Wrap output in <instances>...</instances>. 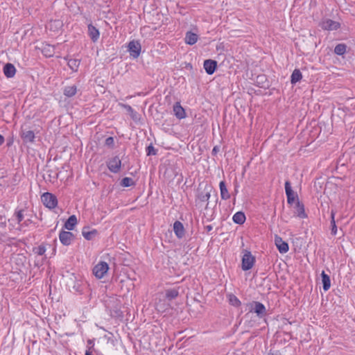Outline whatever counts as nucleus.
Returning <instances> with one entry per match:
<instances>
[{
    "label": "nucleus",
    "instance_id": "1",
    "mask_svg": "<svg viewBox=\"0 0 355 355\" xmlns=\"http://www.w3.org/2000/svg\"><path fill=\"white\" fill-rule=\"evenodd\" d=\"M249 306L250 312H254L257 315L261 318L267 315V311L265 306L259 302L253 301L248 304Z\"/></svg>",
    "mask_w": 355,
    "mask_h": 355
},
{
    "label": "nucleus",
    "instance_id": "2",
    "mask_svg": "<svg viewBox=\"0 0 355 355\" xmlns=\"http://www.w3.org/2000/svg\"><path fill=\"white\" fill-rule=\"evenodd\" d=\"M41 200L44 205L50 209H54L58 205L57 197L51 193L46 192L43 193Z\"/></svg>",
    "mask_w": 355,
    "mask_h": 355
},
{
    "label": "nucleus",
    "instance_id": "3",
    "mask_svg": "<svg viewBox=\"0 0 355 355\" xmlns=\"http://www.w3.org/2000/svg\"><path fill=\"white\" fill-rule=\"evenodd\" d=\"M255 263V257L250 251L245 250L242 257L241 268L243 270L251 269Z\"/></svg>",
    "mask_w": 355,
    "mask_h": 355
},
{
    "label": "nucleus",
    "instance_id": "4",
    "mask_svg": "<svg viewBox=\"0 0 355 355\" xmlns=\"http://www.w3.org/2000/svg\"><path fill=\"white\" fill-rule=\"evenodd\" d=\"M108 269V264L105 261H101L94 267L93 273L98 279H101L107 273Z\"/></svg>",
    "mask_w": 355,
    "mask_h": 355
},
{
    "label": "nucleus",
    "instance_id": "5",
    "mask_svg": "<svg viewBox=\"0 0 355 355\" xmlns=\"http://www.w3.org/2000/svg\"><path fill=\"white\" fill-rule=\"evenodd\" d=\"M320 26L326 31H336L340 27V24L330 19H324L320 23Z\"/></svg>",
    "mask_w": 355,
    "mask_h": 355
},
{
    "label": "nucleus",
    "instance_id": "6",
    "mask_svg": "<svg viewBox=\"0 0 355 355\" xmlns=\"http://www.w3.org/2000/svg\"><path fill=\"white\" fill-rule=\"evenodd\" d=\"M128 51L130 55L134 58H137L141 53V46L138 41H130L128 46Z\"/></svg>",
    "mask_w": 355,
    "mask_h": 355
},
{
    "label": "nucleus",
    "instance_id": "7",
    "mask_svg": "<svg viewBox=\"0 0 355 355\" xmlns=\"http://www.w3.org/2000/svg\"><path fill=\"white\" fill-rule=\"evenodd\" d=\"M107 166L109 170L114 173H118L121 166V161L118 156H115L107 162Z\"/></svg>",
    "mask_w": 355,
    "mask_h": 355
},
{
    "label": "nucleus",
    "instance_id": "8",
    "mask_svg": "<svg viewBox=\"0 0 355 355\" xmlns=\"http://www.w3.org/2000/svg\"><path fill=\"white\" fill-rule=\"evenodd\" d=\"M59 239H60V242L64 245H69L71 244V241L73 240L74 235L73 233H71L70 232H67V231L62 230L60 232Z\"/></svg>",
    "mask_w": 355,
    "mask_h": 355
},
{
    "label": "nucleus",
    "instance_id": "9",
    "mask_svg": "<svg viewBox=\"0 0 355 355\" xmlns=\"http://www.w3.org/2000/svg\"><path fill=\"white\" fill-rule=\"evenodd\" d=\"M206 73L209 75L213 74L217 68V62L214 60H205L203 64Z\"/></svg>",
    "mask_w": 355,
    "mask_h": 355
},
{
    "label": "nucleus",
    "instance_id": "10",
    "mask_svg": "<svg viewBox=\"0 0 355 355\" xmlns=\"http://www.w3.org/2000/svg\"><path fill=\"white\" fill-rule=\"evenodd\" d=\"M275 245L280 253L284 254L288 251V244L282 240V239L276 235L275 237Z\"/></svg>",
    "mask_w": 355,
    "mask_h": 355
},
{
    "label": "nucleus",
    "instance_id": "11",
    "mask_svg": "<svg viewBox=\"0 0 355 355\" xmlns=\"http://www.w3.org/2000/svg\"><path fill=\"white\" fill-rule=\"evenodd\" d=\"M21 137L25 143H33L35 138V133L33 131L26 130L24 128H22L21 130Z\"/></svg>",
    "mask_w": 355,
    "mask_h": 355
},
{
    "label": "nucleus",
    "instance_id": "12",
    "mask_svg": "<svg viewBox=\"0 0 355 355\" xmlns=\"http://www.w3.org/2000/svg\"><path fill=\"white\" fill-rule=\"evenodd\" d=\"M295 214L300 218H307V214L305 212L304 205L302 202H300L298 200L295 203Z\"/></svg>",
    "mask_w": 355,
    "mask_h": 355
},
{
    "label": "nucleus",
    "instance_id": "13",
    "mask_svg": "<svg viewBox=\"0 0 355 355\" xmlns=\"http://www.w3.org/2000/svg\"><path fill=\"white\" fill-rule=\"evenodd\" d=\"M173 231L178 238L182 239L184 236V228L183 224L176 220L173 224Z\"/></svg>",
    "mask_w": 355,
    "mask_h": 355
},
{
    "label": "nucleus",
    "instance_id": "14",
    "mask_svg": "<svg viewBox=\"0 0 355 355\" xmlns=\"http://www.w3.org/2000/svg\"><path fill=\"white\" fill-rule=\"evenodd\" d=\"M173 112L175 116L179 119H182L186 117L184 109L180 105V103H176L173 106Z\"/></svg>",
    "mask_w": 355,
    "mask_h": 355
},
{
    "label": "nucleus",
    "instance_id": "15",
    "mask_svg": "<svg viewBox=\"0 0 355 355\" xmlns=\"http://www.w3.org/2000/svg\"><path fill=\"white\" fill-rule=\"evenodd\" d=\"M16 73L15 66L11 63H7L3 67V73L7 78H12Z\"/></svg>",
    "mask_w": 355,
    "mask_h": 355
},
{
    "label": "nucleus",
    "instance_id": "16",
    "mask_svg": "<svg viewBox=\"0 0 355 355\" xmlns=\"http://www.w3.org/2000/svg\"><path fill=\"white\" fill-rule=\"evenodd\" d=\"M98 232L96 230L93 229L89 230V227H84L82 230V234L84 238L88 241L92 240L96 234Z\"/></svg>",
    "mask_w": 355,
    "mask_h": 355
},
{
    "label": "nucleus",
    "instance_id": "17",
    "mask_svg": "<svg viewBox=\"0 0 355 355\" xmlns=\"http://www.w3.org/2000/svg\"><path fill=\"white\" fill-rule=\"evenodd\" d=\"M24 210L23 209L19 210H16L14 213L12 217L8 220L10 223L12 221H16L17 224L20 225L21 221L24 220Z\"/></svg>",
    "mask_w": 355,
    "mask_h": 355
},
{
    "label": "nucleus",
    "instance_id": "18",
    "mask_svg": "<svg viewBox=\"0 0 355 355\" xmlns=\"http://www.w3.org/2000/svg\"><path fill=\"white\" fill-rule=\"evenodd\" d=\"M88 32L89 35L91 37L92 40L93 42H96L98 39L99 38V31L92 24L88 25Z\"/></svg>",
    "mask_w": 355,
    "mask_h": 355
},
{
    "label": "nucleus",
    "instance_id": "19",
    "mask_svg": "<svg viewBox=\"0 0 355 355\" xmlns=\"http://www.w3.org/2000/svg\"><path fill=\"white\" fill-rule=\"evenodd\" d=\"M198 36L197 34L189 31L186 33V36L184 38L185 42L187 44L193 45L198 41Z\"/></svg>",
    "mask_w": 355,
    "mask_h": 355
},
{
    "label": "nucleus",
    "instance_id": "20",
    "mask_svg": "<svg viewBox=\"0 0 355 355\" xmlns=\"http://www.w3.org/2000/svg\"><path fill=\"white\" fill-rule=\"evenodd\" d=\"M220 197L223 200H228L230 198V194L227 189L225 182L221 181L219 184Z\"/></svg>",
    "mask_w": 355,
    "mask_h": 355
},
{
    "label": "nucleus",
    "instance_id": "21",
    "mask_svg": "<svg viewBox=\"0 0 355 355\" xmlns=\"http://www.w3.org/2000/svg\"><path fill=\"white\" fill-rule=\"evenodd\" d=\"M322 277V288L324 291H327L329 289L331 286V280L329 276L325 273L324 271H322L321 273Z\"/></svg>",
    "mask_w": 355,
    "mask_h": 355
},
{
    "label": "nucleus",
    "instance_id": "22",
    "mask_svg": "<svg viewBox=\"0 0 355 355\" xmlns=\"http://www.w3.org/2000/svg\"><path fill=\"white\" fill-rule=\"evenodd\" d=\"M77 224V218L75 215H72L69 217L67 220L64 223V227L68 230H73L74 227Z\"/></svg>",
    "mask_w": 355,
    "mask_h": 355
},
{
    "label": "nucleus",
    "instance_id": "23",
    "mask_svg": "<svg viewBox=\"0 0 355 355\" xmlns=\"http://www.w3.org/2000/svg\"><path fill=\"white\" fill-rule=\"evenodd\" d=\"M245 214L242 211H237L232 217L233 221L239 225H243L245 221Z\"/></svg>",
    "mask_w": 355,
    "mask_h": 355
},
{
    "label": "nucleus",
    "instance_id": "24",
    "mask_svg": "<svg viewBox=\"0 0 355 355\" xmlns=\"http://www.w3.org/2000/svg\"><path fill=\"white\" fill-rule=\"evenodd\" d=\"M77 92V87L76 85L67 86L64 88L63 94L67 97L71 98Z\"/></svg>",
    "mask_w": 355,
    "mask_h": 355
},
{
    "label": "nucleus",
    "instance_id": "25",
    "mask_svg": "<svg viewBox=\"0 0 355 355\" xmlns=\"http://www.w3.org/2000/svg\"><path fill=\"white\" fill-rule=\"evenodd\" d=\"M58 178V173L54 172L53 170H47L45 175H44V178L46 181L49 182H54Z\"/></svg>",
    "mask_w": 355,
    "mask_h": 355
},
{
    "label": "nucleus",
    "instance_id": "26",
    "mask_svg": "<svg viewBox=\"0 0 355 355\" xmlns=\"http://www.w3.org/2000/svg\"><path fill=\"white\" fill-rule=\"evenodd\" d=\"M119 105L126 110V111L130 114L131 118L133 120H135V121L137 120V119H138L137 118L138 114H137V112H135L132 109V107L130 105H126V104H123V103H119Z\"/></svg>",
    "mask_w": 355,
    "mask_h": 355
},
{
    "label": "nucleus",
    "instance_id": "27",
    "mask_svg": "<svg viewBox=\"0 0 355 355\" xmlns=\"http://www.w3.org/2000/svg\"><path fill=\"white\" fill-rule=\"evenodd\" d=\"M302 78V75L300 69H295L291 75V82L292 84H295L300 81Z\"/></svg>",
    "mask_w": 355,
    "mask_h": 355
},
{
    "label": "nucleus",
    "instance_id": "28",
    "mask_svg": "<svg viewBox=\"0 0 355 355\" xmlns=\"http://www.w3.org/2000/svg\"><path fill=\"white\" fill-rule=\"evenodd\" d=\"M42 52L46 57H51L53 55L55 52L54 46L50 44H46L43 47Z\"/></svg>",
    "mask_w": 355,
    "mask_h": 355
},
{
    "label": "nucleus",
    "instance_id": "29",
    "mask_svg": "<svg viewBox=\"0 0 355 355\" xmlns=\"http://www.w3.org/2000/svg\"><path fill=\"white\" fill-rule=\"evenodd\" d=\"M179 295V292L178 289L172 288L168 289L166 291V297L168 300H172L176 298Z\"/></svg>",
    "mask_w": 355,
    "mask_h": 355
},
{
    "label": "nucleus",
    "instance_id": "30",
    "mask_svg": "<svg viewBox=\"0 0 355 355\" xmlns=\"http://www.w3.org/2000/svg\"><path fill=\"white\" fill-rule=\"evenodd\" d=\"M347 49V45L345 44H338L334 49V53L338 55H343Z\"/></svg>",
    "mask_w": 355,
    "mask_h": 355
},
{
    "label": "nucleus",
    "instance_id": "31",
    "mask_svg": "<svg viewBox=\"0 0 355 355\" xmlns=\"http://www.w3.org/2000/svg\"><path fill=\"white\" fill-rule=\"evenodd\" d=\"M285 191L286 194V197H297V194L293 191L291 185V182L289 181H286L285 182Z\"/></svg>",
    "mask_w": 355,
    "mask_h": 355
},
{
    "label": "nucleus",
    "instance_id": "32",
    "mask_svg": "<svg viewBox=\"0 0 355 355\" xmlns=\"http://www.w3.org/2000/svg\"><path fill=\"white\" fill-rule=\"evenodd\" d=\"M228 298H229L230 304L231 305H232L234 306H236V307H238V306H241V301L234 295L230 294L228 295Z\"/></svg>",
    "mask_w": 355,
    "mask_h": 355
},
{
    "label": "nucleus",
    "instance_id": "33",
    "mask_svg": "<svg viewBox=\"0 0 355 355\" xmlns=\"http://www.w3.org/2000/svg\"><path fill=\"white\" fill-rule=\"evenodd\" d=\"M331 234L336 235L337 232V227L335 221V212L333 210L331 212Z\"/></svg>",
    "mask_w": 355,
    "mask_h": 355
},
{
    "label": "nucleus",
    "instance_id": "34",
    "mask_svg": "<svg viewBox=\"0 0 355 355\" xmlns=\"http://www.w3.org/2000/svg\"><path fill=\"white\" fill-rule=\"evenodd\" d=\"M68 65L73 71H76L80 65V60L78 59H70L68 61Z\"/></svg>",
    "mask_w": 355,
    "mask_h": 355
},
{
    "label": "nucleus",
    "instance_id": "35",
    "mask_svg": "<svg viewBox=\"0 0 355 355\" xmlns=\"http://www.w3.org/2000/svg\"><path fill=\"white\" fill-rule=\"evenodd\" d=\"M135 184L134 180L131 178L125 177L122 179L121 185L124 187H128Z\"/></svg>",
    "mask_w": 355,
    "mask_h": 355
},
{
    "label": "nucleus",
    "instance_id": "36",
    "mask_svg": "<svg viewBox=\"0 0 355 355\" xmlns=\"http://www.w3.org/2000/svg\"><path fill=\"white\" fill-rule=\"evenodd\" d=\"M211 196L210 191L206 192H201L198 194V198L201 202H207Z\"/></svg>",
    "mask_w": 355,
    "mask_h": 355
},
{
    "label": "nucleus",
    "instance_id": "37",
    "mask_svg": "<svg viewBox=\"0 0 355 355\" xmlns=\"http://www.w3.org/2000/svg\"><path fill=\"white\" fill-rule=\"evenodd\" d=\"M33 252L39 256H42L46 252V248L44 245H40L38 247L34 248L33 249Z\"/></svg>",
    "mask_w": 355,
    "mask_h": 355
},
{
    "label": "nucleus",
    "instance_id": "38",
    "mask_svg": "<svg viewBox=\"0 0 355 355\" xmlns=\"http://www.w3.org/2000/svg\"><path fill=\"white\" fill-rule=\"evenodd\" d=\"M146 154L147 155H155L157 154V150L154 148L152 144H150L146 147Z\"/></svg>",
    "mask_w": 355,
    "mask_h": 355
},
{
    "label": "nucleus",
    "instance_id": "39",
    "mask_svg": "<svg viewBox=\"0 0 355 355\" xmlns=\"http://www.w3.org/2000/svg\"><path fill=\"white\" fill-rule=\"evenodd\" d=\"M105 145L109 148H114V139L112 137H107L105 141Z\"/></svg>",
    "mask_w": 355,
    "mask_h": 355
},
{
    "label": "nucleus",
    "instance_id": "40",
    "mask_svg": "<svg viewBox=\"0 0 355 355\" xmlns=\"http://www.w3.org/2000/svg\"><path fill=\"white\" fill-rule=\"evenodd\" d=\"M295 197H287V202L288 204L292 205L295 201Z\"/></svg>",
    "mask_w": 355,
    "mask_h": 355
},
{
    "label": "nucleus",
    "instance_id": "41",
    "mask_svg": "<svg viewBox=\"0 0 355 355\" xmlns=\"http://www.w3.org/2000/svg\"><path fill=\"white\" fill-rule=\"evenodd\" d=\"M29 220H27V221H25V222H24V223H20V225H19V228H18V229L20 230L23 226H28V222Z\"/></svg>",
    "mask_w": 355,
    "mask_h": 355
},
{
    "label": "nucleus",
    "instance_id": "42",
    "mask_svg": "<svg viewBox=\"0 0 355 355\" xmlns=\"http://www.w3.org/2000/svg\"><path fill=\"white\" fill-rule=\"evenodd\" d=\"M218 151V146H214L213 150H212V155H216Z\"/></svg>",
    "mask_w": 355,
    "mask_h": 355
},
{
    "label": "nucleus",
    "instance_id": "43",
    "mask_svg": "<svg viewBox=\"0 0 355 355\" xmlns=\"http://www.w3.org/2000/svg\"><path fill=\"white\" fill-rule=\"evenodd\" d=\"M87 345L88 346L89 345L90 347L89 348H90V350L92 349V348H93V346H94V343L92 340H87Z\"/></svg>",
    "mask_w": 355,
    "mask_h": 355
},
{
    "label": "nucleus",
    "instance_id": "44",
    "mask_svg": "<svg viewBox=\"0 0 355 355\" xmlns=\"http://www.w3.org/2000/svg\"><path fill=\"white\" fill-rule=\"evenodd\" d=\"M4 142V137L0 134V146Z\"/></svg>",
    "mask_w": 355,
    "mask_h": 355
},
{
    "label": "nucleus",
    "instance_id": "45",
    "mask_svg": "<svg viewBox=\"0 0 355 355\" xmlns=\"http://www.w3.org/2000/svg\"><path fill=\"white\" fill-rule=\"evenodd\" d=\"M205 229L207 230V232H209L212 230V226L211 225H207L205 227Z\"/></svg>",
    "mask_w": 355,
    "mask_h": 355
},
{
    "label": "nucleus",
    "instance_id": "46",
    "mask_svg": "<svg viewBox=\"0 0 355 355\" xmlns=\"http://www.w3.org/2000/svg\"><path fill=\"white\" fill-rule=\"evenodd\" d=\"M85 355H92V351H90V348H88V349L86 350Z\"/></svg>",
    "mask_w": 355,
    "mask_h": 355
}]
</instances>
